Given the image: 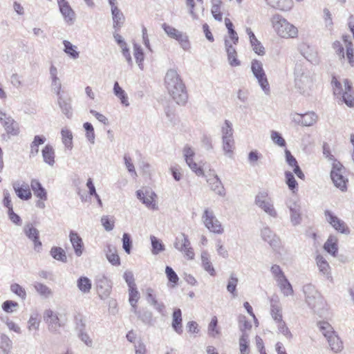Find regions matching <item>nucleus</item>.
Returning a JSON list of instances; mask_svg holds the SVG:
<instances>
[{
  "label": "nucleus",
  "instance_id": "7ed1b4c3",
  "mask_svg": "<svg viewBox=\"0 0 354 354\" xmlns=\"http://www.w3.org/2000/svg\"><path fill=\"white\" fill-rule=\"evenodd\" d=\"M271 23L273 29L280 37L296 38L298 35L297 28L279 14L272 17Z\"/></svg>",
  "mask_w": 354,
  "mask_h": 354
},
{
  "label": "nucleus",
  "instance_id": "f03ea898",
  "mask_svg": "<svg viewBox=\"0 0 354 354\" xmlns=\"http://www.w3.org/2000/svg\"><path fill=\"white\" fill-rule=\"evenodd\" d=\"M334 95L342 100L348 107L354 106V90L351 82L348 79H343L342 82L338 81L334 76L332 78Z\"/></svg>",
  "mask_w": 354,
  "mask_h": 354
},
{
  "label": "nucleus",
  "instance_id": "338daca9",
  "mask_svg": "<svg viewBox=\"0 0 354 354\" xmlns=\"http://www.w3.org/2000/svg\"><path fill=\"white\" fill-rule=\"evenodd\" d=\"M101 223L106 231H111L114 227V220L113 217L109 216H103L101 218Z\"/></svg>",
  "mask_w": 354,
  "mask_h": 354
},
{
  "label": "nucleus",
  "instance_id": "473e14b6",
  "mask_svg": "<svg viewBox=\"0 0 354 354\" xmlns=\"http://www.w3.org/2000/svg\"><path fill=\"white\" fill-rule=\"evenodd\" d=\"M337 243L338 239L336 236H330L324 245V249L333 257H335L338 251Z\"/></svg>",
  "mask_w": 354,
  "mask_h": 354
},
{
  "label": "nucleus",
  "instance_id": "13d9d810",
  "mask_svg": "<svg viewBox=\"0 0 354 354\" xmlns=\"http://www.w3.org/2000/svg\"><path fill=\"white\" fill-rule=\"evenodd\" d=\"M212 14L215 19L221 21V0H212Z\"/></svg>",
  "mask_w": 354,
  "mask_h": 354
},
{
  "label": "nucleus",
  "instance_id": "72a5a7b5",
  "mask_svg": "<svg viewBox=\"0 0 354 354\" xmlns=\"http://www.w3.org/2000/svg\"><path fill=\"white\" fill-rule=\"evenodd\" d=\"M106 257L107 260L113 266H119L120 264V259L118 254L116 248L111 245H108L106 249L104 250Z\"/></svg>",
  "mask_w": 354,
  "mask_h": 354
},
{
  "label": "nucleus",
  "instance_id": "f704fd0d",
  "mask_svg": "<svg viewBox=\"0 0 354 354\" xmlns=\"http://www.w3.org/2000/svg\"><path fill=\"white\" fill-rule=\"evenodd\" d=\"M113 26L115 30H118L124 24L125 17L118 8H114L111 11Z\"/></svg>",
  "mask_w": 354,
  "mask_h": 354
},
{
  "label": "nucleus",
  "instance_id": "1a4fd4ad",
  "mask_svg": "<svg viewBox=\"0 0 354 354\" xmlns=\"http://www.w3.org/2000/svg\"><path fill=\"white\" fill-rule=\"evenodd\" d=\"M251 70L262 90L266 94H269L270 86L263 68V64L259 60L253 59L251 63Z\"/></svg>",
  "mask_w": 354,
  "mask_h": 354
},
{
  "label": "nucleus",
  "instance_id": "4c0bfd02",
  "mask_svg": "<svg viewBox=\"0 0 354 354\" xmlns=\"http://www.w3.org/2000/svg\"><path fill=\"white\" fill-rule=\"evenodd\" d=\"M113 93L120 100L122 104L125 106H129L127 95L122 87L120 86L118 82L114 83Z\"/></svg>",
  "mask_w": 354,
  "mask_h": 354
},
{
  "label": "nucleus",
  "instance_id": "6e6d98bb",
  "mask_svg": "<svg viewBox=\"0 0 354 354\" xmlns=\"http://www.w3.org/2000/svg\"><path fill=\"white\" fill-rule=\"evenodd\" d=\"M286 177V183L288 187V188L293 192L297 190L298 184L294 177V175L291 171H286L285 172Z\"/></svg>",
  "mask_w": 354,
  "mask_h": 354
},
{
  "label": "nucleus",
  "instance_id": "052dcab7",
  "mask_svg": "<svg viewBox=\"0 0 354 354\" xmlns=\"http://www.w3.org/2000/svg\"><path fill=\"white\" fill-rule=\"evenodd\" d=\"M10 290L12 292L17 295L22 300H25L26 299V290L20 286L19 283H14L10 286Z\"/></svg>",
  "mask_w": 354,
  "mask_h": 354
},
{
  "label": "nucleus",
  "instance_id": "c85d7f7f",
  "mask_svg": "<svg viewBox=\"0 0 354 354\" xmlns=\"http://www.w3.org/2000/svg\"><path fill=\"white\" fill-rule=\"evenodd\" d=\"M225 26L227 30V35L225 39L230 40V43L236 45L239 41V36L234 30V26L231 20L227 17L224 19Z\"/></svg>",
  "mask_w": 354,
  "mask_h": 354
},
{
  "label": "nucleus",
  "instance_id": "0eeeda50",
  "mask_svg": "<svg viewBox=\"0 0 354 354\" xmlns=\"http://www.w3.org/2000/svg\"><path fill=\"white\" fill-rule=\"evenodd\" d=\"M330 178L334 185L342 192L347 189L348 178L346 169L339 162H335L330 171Z\"/></svg>",
  "mask_w": 354,
  "mask_h": 354
},
{
  "label": "nucleus",
  "instance_id": "603ef678",
  "mask_svg": "<svg viewBox=\"0 0 354 354\" xmlns=\"http://www.w3.org/2000/svg\"><path fill=\"white\" fill-rule=\"evenodd\" d=\"M290 221L293 226L299 225L302 220L301 207L289 211Z\"/></svg>",
  "mask_w": 354,
  "mask_h": 354
},
{
  "label": "nucleus",
  "instance_id": "a878e982",
  "mask_svg": "<svg viewBox=\"0 0 354 354\" xmlns=\"http://www.w3.org/2000/svg\"><path fill=\"white\" fill-rule=\"evenodd\" d=\"M206 177L207 183L210 187V189L215 193L220 195L221 194V190L220 187L221 180L217 174H216L214 171L210 170L208 174L206 176Z\"/></svg>",
  "mask_w": 354,
  "mask_h": 354
},
{
  "label": "nucleus",
  "instance_id": "e2e57ef3",
  "mask_svg": "<svg viewBox=\"0 0 354 354\" xmlns=\"http://www.w3.org/2000/svg\"><path fill=\"white\" fill-rule=\"evenodd\" d=\"M239 327L242 334L243 333H248L252 328V324L248 322L244 315H240L239 317Z\"/></svg>",
  "mask_w": 354,
  "mask_h": 354
},
{
  "label": "nucleus",
  "instance_id": "e433bc0d",
  "mask_svg": "<svg viewBox=\"0 0 354 354\" xmlns=\"http://www.w3.org/2000/svg\"><path fill=\"white\" fill-rule=\"evenodd\" d=\"M33 287L36 292L43 299H48L52 297L53 295V291L51 290V288L42 283L35 282L33 284Z\"/></svg>",
  "mask_w": 354,
  "mask_h": 354
},
{
  "label": "nucleus",
  "instance_id": "5701e85b",
  "mask_svg": "<svg viewBox=\"0 0 354 354\" xmlns=\"http://www.w3.org/2000/svg\"><path fill=\"white\" fill-rule=\"evenodd\" d=\"M57 102L62 113L68 118H71L73 115L71 106V98L63 95L58 96Z\"/></svg>",
  "mask_w": 354,
  "mask_h": 354
},
{
  "label": "nucleus",
  "instance_id": "5fc2aeb1",
  "mask_svg": "<svg viewBox=\"0 0 354 354\" xmlns=\"http://www.w3.org/2000/svg\"><path fill=\"white\" fill-rule=\"evenodd\" d=\"M317 115L314 112H308L303 114L302 126L310 127L316 123Z\"/></svg>",
  "mask_w": 354,
  "mask_h": 354
},
{
  "label": "nucleus",
  "instance_id": "6e6552de",
  "mask_svg": "<svg viewBox=\"0 0 354 354\" xmlns=\"http://www.w3.org/2000/svg\"><path fill=\"white\" fill-rule=\"evenodd\" d=\"M223 149L229 158H232L234 149L232 124L225 120L223 126Z\"/></svg>",
  "mask_w": 354,
  "mask_h": 354
},
{
  "label": "nucleus",
  "instance_id": "39448f33",
  "mask_svg": "<svg viewBox=\"0 0 354 354\" xmlns=\"http://www.w3.org/2000/svg\"><path fill=\"white\" fill-rule=\"evenodd\" d=\"M254 205L270 218H277L279 216L272 198L268 191L259 192L254 197Z\"/></svg>",
  "mask_w": 354,
  "mask_h": 354
},
{
  "label": "nucleus",
  "instance_id": "4468645a",
  "mask_svg": "<svg viewBox=\"0 0 354 354\" xmlns=\"http://www.w3.org/2000/svg\"><path fill=\"white\" fill-rule=\"evenodd\" d=\"M59 10L66 23L69 25L74 24L75 13L67 0H57Z\"/></svg>",
  "mask_w": 354,
  "mask_h": 354
},
{
  "label": "nucleus",
  "instance_id": "2eb2a0df",
  "mask_svg": "<svg viewBox=\"0 0 354 354\" xmlns=\"http://www.w3.org/2000/svg\"><path fill=\"white\" fill-rule=\"evenodd\" d=\"M261 237L267 242L270 246L276 250L280 246V238L268 226L261 230Z\"/></svg>",
  "mask_w": 354,
  "mask_h": 354
},
{
  "label": "nucleus",
  "instance_id": "7c9ffc66",
  "mask_svg": "<svg viewBox=\"0 0 354 354\" xmlns=\"http://www.w3.org/2000/svg\"><path fill=\"white\" fill-rule=\"evenodd\" d=\"M44 162L50 166H53L55 161V150L50 145H46L41 151Z\"/></svg>",
  "mask_w": 354,
  "mask_h": 354
},
{
  "label": "nucleus",
  "instance_id": "ea45409f",
  "mask_svg": "<svg viewBox=\"0 0 354 354\" xmlns=\"http://www.w3.org/2000/svg\"><path fill=\"white\" fill-rule=\"evenodd\" d=\"M62 141L66 149L71 150L73 149V133L67 128H63L61 130Z\"/></svg>",
  "mask_w": 354,
  "mask_h": 354
},
{
  "label": "nucleus",
  "instance_id": "3c124183",
  "mask_svg": "<svg viewBox=\"0 0 354 354\" xmlns=\"http://www.w3.org/2000/svg\"><path fill=\"white\" fill-rule=\"evenodd\" d=\"M274 324L278 333L282 334L288 339H292V334L283 320L275 322Z\"/></svg>",
  "mask_w": 354,
  "mask_h": 354
},
{
  "label": "nucleus",
  "instance_id": "4be33fe9",
  "mask_svg": "<svg viewBox=\"0 0 354 354\" xmlns=\"http://www.w3.org/2000/svg\"><path fill=\"white\" fill-rule=\"evenodd\" d=\"M13 189L17 196L22 200H28L31 198L32 194L27 183H21L19 181L15 182L12 184Z\"/></svg>",
  "mask_w": 354,
  "mask_h": 354
},
{
  "label": "nucleus",
  "instance_id": "864d4df0",
  "mask_svg": "<svg viewBox=\"0 0 354 354\" xmlns=\"http://www.w3.org/2000/svg\"><path fill=\"white\" fill-rule=\"evenodd\" d=\"M133 55L136 63L140 69H143L144 53L140 46L135 44L133 45Z\"/></svg>",
  "mask_w": 354,
  "mask_h": 354
},
{
  "label": "nucleus",
  "instance_id": "49530a36",
  "mask_svg": "<svg viewBox=\"0 0 354 354\" xmlns=\"http://www.w3.org/2000/svg\"><path fill=\"white\" fill-rule=\"evenodd\" d=\"M316 263L319 271L324 275L330 274V266L326 259L322 255H317L316 257Z\"/></svg>",
  "mask_w": 354,
  "mask_h": 354
},
{
  "label": "nucleus",
  "instance_id": "0e129e2a",
  "mask_svg": "<svg viewBox=\"0 0 354 354\" xmlns=\"http://www.w3.org/2000/svg\"><path fill=\"white\" fill-rule=\"evenodd\" d=\"M270 272L276 282L281 279L286 277L284 272L279 265H272L270 268Z\"/></svg>",
  "mask_w": 354,
  "mask_h": 354
},
{
  "label": "nucleus",
  "instance_id": "dca6fc26",
  "mask_svg": "<svg viewBox=\"0 0 354 354\" xmlns=\"http://www.w3.org/2000/svg\"><path fill=\"white\" fill-rule=\"evenodd\" d=\"M203 218L205 226L209 231L214 233H220L221 232V225L215 218L213 212L206 209L204 212Z\"/></svg>",
  "mask_w": 354,
  "mask_h": 354
},
{
  "label": "nucleus",
  "instance_id": "bf43d9fd",
  "mask_svg": "<svg viewBox=\"0 0 354 354\" xmlns=\"http://www.w3.org/2000/svg\"><path fill=\"white\" fill-rule=\"evenodd\" d=\"M138 318L140 319L143 323L146 324H151L152 322L153 314L150 310H145L142 312L137 310V313H135Z\"/></svg>",
  "mask_w": 354,
  "mask_h": 354
},
{
  "label": "nucleus",
  "instance_id": "f257e3e1",
  "mask_svg": "<svg viewBox=\"0 0 354 354\" xmlns=\"http://www.w3.org/2000/svg\"><path fill=\"white\" fill-rule=\"evenodd\" d=\"M165 84L169 94L180 105H184L188 96L179 74L175 69H169L165 77Z\"/></svg>",
  "mask_w": 354,
  "mask_h": 354
},
{
  "label": "nucleus",
  "instance_id": "c9c22d12",
  "mask_svg": "<svg viewBox=\"0 0 354 354\" xmlns=\"http://www.w3.org/2000/svg\"><path fill=\"white\" fill-rule=\"evenodd\" d=\"M277 285L283 296L288 297L294 294L292 286L286 277L277 281Z\"/></svg>",
  "mask_w": 354,
  "mask_h": 354
},
{
  "label": "nucleus",
  "instance_id": "c756f323",
  "mask_svg": "<svg viewBox=\"0 0 354 354\" xmlns=\"http://www.w3.org/2000/svg\"><path fill=\"white\" fill-rule=\"evenodd\" d=\"M182 322L183 319L181 310L180 308H176L172 314L171 326L174 330L178 334H181L183 333Z\"/></svg>",
  "mask_w": 354,
  "mask_h": 354
},
{
  "label": "nucleus",
  "instance_id": "79ce46f5",
  "mask_svg": "<svg viewBox=\"0 0 354 354\" xmlns=\"http://www.w3.org/2000/svg\"><path fill=\"white\" fill-rule=\"evenodd\" d=\"M77 286L82 293H88L92 287L91 281L86 277H80L77 281Z\"/></svg>",
  "mask_w": 354,
  "mask_h": 354
},
{
  "label": "nucleus",
  "instance_id": "bb28decb",
  "mask_svg": "<svg viewBox=\"0 0 354 354\" xmlns=\"http://www.w3.org/2000/svg\"><path fill=\"white\" fill-rule=\"evenodd\" d=\"M303 56L310 62L316 64L319 62L317 51L308 45L304 44L300 47Z\"/></svg>",
  "mask_w": 354,
  "mask_h": 354
},
{
  "label": "nucleus",
  "instance_id": "2f4dec72",
  "mask_svg": "<svg viewBox=\"0 0 354 354\" xmlns=\"http://www.w3.org/2000/svg\"><path fill=\"white\" fill-rule=\"evenodd\" d=\"M30 186L34 194L37 198L42 201L47 200V192L39 180L32 179L30 183Z\"/></svg>",
  "mask_w": 354,
  "mask_h": 354
},
{
  "label": "nucleus",
  "instance_id": "a19ab883",
  "mask_svg": "<svg viewBox=\"0 0 354 354\" xmlns=\"http://www.w3.org/2000/svg\"><path fill=\"white\" fill-rule=\"evenodd\" d=\"M129 301L132 308L131 311L137 313V302L140 298V293L136 286L129 288Z\"/></svg>",
  "mask_w": 354,
  "mask_h": 354
},
{
  "label": "nucleus",
  "instance_id": "393cba45",
  "mask_svg": "<svg viewBox=\"0 0 354 354\" xmlns=\"http://www.w3.org/2000/svg\"><path fill=\"white\" fill-rule=\"evenodd\" d=\"M97 292L101 299H105L111 293V285L110 281L105 277L100 279L97 285Z\"/></svg>",
  "mask_w": 354,
  "mask_h": 354
},
{
  "label": "nucleus",
  "instance_id": "de8ad7c7",
  "mask_svg": "<svg viewBox=\"0 0 354 354\" xmlns=\"http://www.w3.org/2000/svg\"><path fill=\"white\" fill-rule=\"evenodd\" d=\"M50 255L53 259L62 261L63 263L67 262V257L65 251L60 247H53L50 250Z\"/></svg>",
  "mask_w": 354,
  "mask_h": 354
},
{
  "label": "nucleus",
  "instance_id": "4d7b16f0",
  "mask_svg": "<svg viewBox=\"0 0 354 354\" xmlns=\"http://www.w3.org/2000/svg\"><path fill=\"white\" fill-rule=\"evenodd\" d=\"M150 239L152 246L151 252L153 254H158L159 252L165 250V245L160 240L154 236H151Z\"/></svg>",
  "mask_w": 354,
  "mask_h": 354
},
{
  "label": "nucleus",
  "instance_id": "f3484780",
  "mask_svg": "<svg viewBox=\"0 0 354 354\" xmlns=\"http://www.w3.org/2000/svg\"><path fill=\"white\" fill-rule=\"evenodd\" d=\"M23 230L28 239L33 242L35 250L39 251V249L41 248L42 245L39 240V230L30 223H26L24 225Z\"/></svg>",
  "mask_w": 354,
  "mask_h": 354
},
{
  "label": "nucleus",
  "instance_id": "9b49d317",
  "mask_svg": "<svg viewBox=\"0 0 354 354\" xmlns=\"http://www.w3.org/2000/svg\"><path fill=\"white\" fill-rule=\"evenodd\" d=\"M324 216L326 221L337 231L342 234H348L350 230L346 223L339 218L330 210H325Z\"/></svg>",
  "mask_w": 354,
  "mask_h": 354
},
{
  "label": "nucleus",
  "instance_id": "cd10ccee",
  "mask_svg": "<svg viewBox=\"0 0 354 354\" xmlns=\"http://www.w3.org/2000/svg\"><path fill=\"white\" fill-rule=\"evenodd\" d=\"M268 5L282 11L290 10L292 6L293 2L292 0H265Z\"/></svg>",
  "mask_w": 354,
  "mask_h": 354
},
{
  "label": "nucleus",
  "instance_id": "423d86ee",
  "mask_svg": "<svg viewBox=\"0 0 354 354\" xmlns=\"http://www.w3.org/2000/svg\"><path fill=\"white\" fill-rule=\"evenodd\" d=\"M306 302L315 312L319 310L324 306V299L320 293L312 284H306L303 287Z\"/></svg>",
  "mask_w": 354,
  "mask_h": 354
},
{
  "label": "nucleus",
  "instance_id": "a18cd8bd",
  "mask_svg": "<svg viewBox=\"0 0 354 354\" xmlns=\"http://www.w3.org/2000/svg\"><path fill=\"white\" fill-rule=\"evenodd\" d=\"M64 46V51L71 58L76 59L80 56V53L77 50V46L73 45L67 40L63 41Z\"/></svg>",
  "mask_w": 354,
  "mask_h": 354
},
{
  "label": "nucleus",
  "instance_id": "412c9836",
  "mask_svg": "<svg viewBox=\"0 0 354 354\" xmlns=\"http://www.w3.org/2000/svg\"><path fill=\"white\" fill-rule=\"evenodd\" d=\"M232 43L225 39V50L227 55V61L231 66L235 67L241 65L240 60L237 58V53Z\"/></svg>",
  "mask_w": 354,
  "mask_h": 354
},
{
  "label": "nucleus",
  "instance_id": "69168bd1",
  "mask_svg": "<svg viewBox=\"0 0 354 354\" xmlns=\"http://www.w3.org/2000/svg\"><path fill=\"white\" fill-rule=\"evenodd\" d=\"M12 346V342L10 338L3 334H0V348L9 351Z\"/></svg>",
  "mask_w": 354,
  "mask_h": 354
},
{
  "label": "nucleus",
  "instance_id": "6ab92c4d",
  "mask_svg": "<svg viewBox=\"0 0 354 354\" xmlns=\"http://www.w3.org/2000/svg\"><path fill=\"white\" fill-rule=\"evenodd\" d=\"M147 302L151 305L160 315H165V306L162 301H158L154 295V290L150 287L145 290Z\"/></svg>",
  "mask_w": 354,
  "mask_h": 354
},
{
  "label": "nucleus",
  "instance_id": "680f3d73",
  "mask_svg": "<svg viewBox=\"0 0 354 354\" xmlns=\"http://www.w3.org/2000/svg\"><path fill=\"white\" fill-rule=\"evenodd\" d=\"M83 127L86 131V138L91 144H94L95 135L93 125L91 123L86 122L84 123Z\"/></svg>",
  "mask_w": 354,
  "mask_h": 354
},
{
  "label": "nucleus",
  "instance_id": "774afa93",
  "mask_svg": "<svg viewBox=\"0 0 354 354\" xmlns=\"http://www.w3.org/2000/svg\"><path fill=\"white\" fill-rule=\"evenodd\" d=\"M10 84L16 88L19 89L23 86L22 76L17 73H13L10 78Z\"/></svg>",
  "mask_w": 354,
  "mask_h": 354
},
{
  "label": "nucleus",
  "instance_id": "ddd939ff",
  "mask_svg": "<svg viewBox=\"0 0 354 354\" xmlns=\"http://www.w3.org/2000/svg\"><path fill=\"white\" fill-rule=\"evenodd\" d=\"M0 122L8 134L17 136L19 133L18 123L6 113L0 111Z\"/></svg>",
  "mask_w": 354,
  "mask_h": 354
},
{
  "label": "nucleus",
  "instance_id": "20e7f679",
  "mask_svg": "<svg viewBox=\"0 0 354 354\" xmlns=\"http://www.w3.org/2000/svg\"><path fill=\"white\" fill-rule=\"evenodd\" d=\"M319 330L326 338L330 350L335 353L341 352L344 348L342 339L335 331L333 327L327 322H319L317 323Z\"/></svg>",
  "mask_w": 354,
  "mask_h": 354
},
{
  "label": "nucleus",
  "instance_id": "9d476101",
  "mask_svg": "<svg viewBox=\"0 0 354 354\" xmlns=\"http://www.w3.org/2000/svg\"><path fill=\"white\" fill-rule=\"evenodd\" d=\"M162 28L167 36L178 41L181 48L185 50H188L190 48V42L188 36L185 33L165 23L162 25Z\"/></svg>",
  "mask_w": 354,
  "mask_h": 354
},
{
  "label": "nucleus",
  "instance_id": "8fccbe9b",
  "mask_svg": "<svg viewBox=\"0 0 354 354\" xmlns=\"http://www.w3.org/2000/svg\"><path fill=\"white\" fill-rule=\"evenodd\" d=\"M238 284V278L234 273H232L227 284V290L232 294V297H237L236 286Z\"/></svg>",
  "mask_w": 354,
  "mask_h": 354
},
{
  "label": "nucleus",
  "instance_id": "37998d69",
  "mask_svg": "<svg viewBox=\"0 0 354 354\" xmlns=\"http://www.w3.org/2000/svg\"><path fill=\"white\" fill-rule=\"evenodd\" d=\"M46 138L43 136H35L30 144V156H35L39 153V146L45 142Z\"/></svg>",
  "mask_w": 354,
  "mask_h": 354
},
{
  "label": "nucleus",
  "instance_id": "58836bf2",
  "mask_svg": "<svg viewBox=\"0 0 354 354\" xmlns=\"http://www.w3.org/2000/svg\"><path fill=\"white\" fill-rule=\"evenodd\" d=\"M201 261H202V267L203 269L207 272L211 276H214L216 274L215 270L212 266V262L209 259V255L206 251H203L201 253Z\"/></svg>",
  "mask_w": 354,
  "mask_h": 354
},
{
  "label": "nucleus",
  "instance_id": "aec40b11",
  "mask_svg": "<svg viewBox=\"0 0 354 354\" xmlns=\"http://www.w3.org/2000/svg\"><path fill=\"white\" fill-rule=\"evenodd\" d=\"M270 315L274 323L283 320L282 316V307L277 296H273L270 299Z\"/></svg>",
  "mask_w": 354,
  "mask_h": 354
},
{
  "label": "nucleus",
  "instance_id": "a211bd4d",
  "mask_svg": "<svg viewBox=\"0 0 354 354\" xmlns=\"http://www.w3.org/2000/svg\"><path fill=\"white\" fill-rule=\"evenodd\" d=\"M136 195L138 198L142 201L147 207L152 209H158V206L155 202L156 194L151 190L146 189L145 192L142 190H138L136 192Z\"/></svg>",
  "mask_w": 354,
  "mask_h": 354
},
{
  "label": "nucleus",
  "instance_id": "b1692460",
  "mask_svg": "<svg viewBox=\"0 0 354 354\" xmlns=\"http://www.w3.org/2000/svg\"><path fill=\"white\" fill-rule=\"evenodd\" d=\"M70 241L73 245L75 254L77 257H80L83 253V241L82 238L75 232L71 231L69 234Z\"/></svg>",
  "mask_w": 354,
  "mask_h": 354
},
{
  "label": "nucleus",
  "instance_id": "c03bdc74",
  "mask_svg": "<svg viewBox=\"0 0 354 354\" xmlns=\"http://www.w3.org/2000/svg\"><path fill=\"white\" fill-rule=\"evenodd\" d=\"M189 245H190V241H189L187 236L184 233H182L180 236L177 237L174 243L175 248L181 252H183Z\"/></svg>",
  "mask_w": 354,
  "mask_h": 354
},
{
  "label": "nucleus",
  "instance_id": "09e8293b",
  "mask_svg": "<svg viewBox=\"0 0 354 354\" xmlns=\"http://www.w3.org/2000/svg\"><path fill=\"white\" fill-rule=\"evenodd\" d=\"M239 349L241 354H250L249 334L243 333L239 338Z\"/></svg>",
  "mask_w": 354,
  "mask_h": 354
},
{
  "label": "nucleus",
  "instance_id": "f8f14e48",
  "mask_svg": "<svg viewBox=\"0 0 354 354\" xmlns=\"http://www.w3.org/2000/svg\"><path fill=\"white\" fill-rule=\"evenodd\" d=\"M44 320L48 325L50 332L57 334L59 333V328L62 326L57 313L50 309H47L44 313Z\"/></svg>",
  "mask_w": 354,
  "mask_h": 354
}]
</instances>
